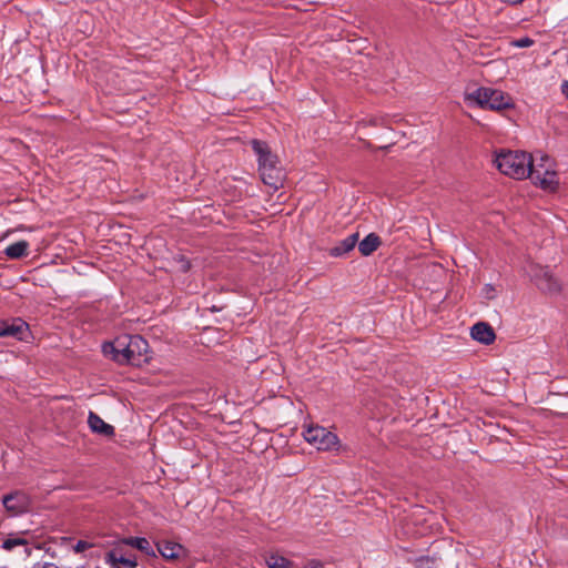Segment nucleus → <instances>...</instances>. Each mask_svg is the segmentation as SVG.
Here are the masks:
<instances>
[{
  "instance_id": "obj_16",
  "label": "nucleus",
  "mask_w": 568,
  "mask_h": 568,
  "mask_svg": "<svg viewBox=\"0 0 568 568\" xmlns=\"http://www.w3.org/2000/svg\"><path fill=\"white\" fill-rule=\"evenodd\" d=\"M265 564L268 568H292V562L277 552L266 555Z\"/></svg>"
},
{
  "instance_id": "obj_10",
  "label": "nucleus",
  "mask_w": 568,
  "mask_h": 568,
  "mask_svg": "<svg viewBox=\"0 0 568 568\" xmlns=\"http://www.w3.org/2000/svg\"><path fill=\"white\" fill-rule=\"evenodd\" d=\"M28 333V324L20 318L12 321L0 320V337H14L17 339H23Z\"/></svg>"
},
{
  "instance_id": "obj_22",
  "label": "nucleus",
  "mask_w": 568,
  "mask_h": 568,
  "mask_svg": "<svg viewBox=\"0 0 568 568\" xmlns=\"http://www.w3.org/2000/svg\"><path fill=\"white\" fill-rule=\"evenodd\" d=\"M416 568H437L435 562L429 559H419Z\"/></svg>"
},
{
  "instance_id": "obj_18",
  "label": "nucleus",
  "mask_w": 568,
  "mask_h": 568,
  "mask_svg": "<svg viewBox=\"0 0 568 568\" xmlns=\"http://www.w3.org/2000/svg\"><path fill=\"white\" fill-rule=\"evenodd\" d=\"M105 561L110 564L111 566H115L118 564L123 565L128 568H135L138 566V562L135 559L125 558L123 556H119L115 551H110L106 554Z\"/></svg>"
},
{
  "instance_id": "obj_9",
  "label": "nucleus",
  "mask_w": 568,
  "mask_h": 568,
  "mask_svg": "<svg viewBox=\"0 0 568 568\" xmlns=\"http://www.w3.org/2000/svg\"><path fill=\"white\" fill-rule=\"evenodd\" d=\"M2 503L4 508L12 515L22 514L27 511L30 506L29 497L21 491H14L3 496Z\"/></svg>"
},
{
  "instance_id": "obj_20",
  "label": "nucleus",
  "mask_w": 568,
  "mask_h": 568,
  "mask_svg": "<svg viewBox=\"0 0 568 568\" xmlns=\"http://www.w3.org/2000/svg\"><path fill=\"white\" fill-rule=\"evenodd\" d=\"M24 544H26V541L21 538H9L3 541L2 547L6 550H12L17 546L24 545Z\"/></svg>"
},
{
  "instance_id": "obj_13",
  "label": "nucleus",
  "mask_w": 568,
  "mask_h": 568,
  "mask_svg": "<svg viewBox=\"0 0 568 568\" xmlns=\"http://www.w3.org/2000/svg\"><path fill=\"white\" fill-rule=\"evenodd\" d=\"M88 424L93 433L104 436H111L114 434L113 426L106 424L99 415L93 412L89 413Z\"/></svg>"
},
{
  "instance_id": "obj_19",
  "label": "nucleus",
  "mask_w": 568,
  "mask_h": 568,
  "mask_svg": "<svg viewBox=\"0 0 568 568\" xmlns=\"http://www.w3.org/2000/svg\"><path fill=\"white\" fill-rule=\"evenodd\" d=\"M535 41L529 37H524L517 40H513L510 44L516 48H528L531 47Z\"/></svg>"
},
{
  "instance_id": "obj_26",
  "label": "nucleus",
  "mask_w": 568,
  "mask_h": 568,
  "mask_svg": "<svg viewBox=\"0 0 568 568\" xmlns=\"http://www.w3.org/2000/svg\"><path fill=\"white\" fill-rule=\"evenodd\" d=\"M501 1L507 4L516 6V4L523 3L525 0H501Z\"/></svg>"
},
{
  "instance_id": "obj_4",
  "label": "nucleus",
  "mask_w": 568,
  "mask_h": 568,
  "mask_svg": "<svg viewBox=\"0 0 568 568\" xmlns=\"http://www.w3.org/2000/svg\"><path fill=\"white\" fill-rule=\"evenodd\" d=\"M528 178L545 191L554 192L558 186L557 172L552 160L545 154L531 155Z\"/></svg>"
},
{
  "instance_id": "obj_2",
  "label": "nucleus",
  "mask_w": 568,
  "mask_h": 568,
  "mask_svg": "<svg viewBox=\"0 0 568 568\" xmlns=\"http://www.w3.org/2000/svg\"><path fill=\"white\" fill-rule=\"evenodd\" d=\"M495 164L503 174L523 180L528 178L531 155L523 151H501L496 155Z\"/></svg>"
},
{
  "instance_id": "obj_21",
  "label": "nucleus",
  "mask_w": 568,
  "mask_h": 568,
  "mask_svg": "<svg viewBox=\"0 0 568 568\" xmlns=\"http://www.w3.org/2000/svg\"><path fill=\"white\" fill-rule=\"evenodd\" d=\"M92 547V544L85 541V540H79L74 546H73V550L74 552L77 554H80L89 548Z\"/></svg>"
},
{
  "instance_id": "obj_8",
  "label": "nucleus",
  "mask_w": 568,
  "mask_h": 568,
  "mask_svg": "<svg viewBox=\"0 0 568 568\" xmlns=\"http://www.w3.org/2000/svg\"><path fill=\"white\" fill-rule=\"evenodd\" d=\"M155 551L159 552L165 560L172 562H181L189 557V551L184 546L170 540L158 541Z\"/></svg>"
},
{
  "instance_id": "obj_11",
  "label": "nucleus",
  "mask_w": 568,
  "mask_h": 568,
  "mask_svg": "<svg viewBox=\"0 0 568 568\" xmlns=\"http://www.w3.org/2000/svg\"><path fill=\"white\" fill-rule=\"evenodd\" d=\"M470 335L475 341L485 345L491 344L496 338L491 326L484 322L475 324L470 329Z\"/></svg>"
},
{
  "instance_id": "obj_24",
  "label": "nucleus",
  "mask_w": 568,
  "mask_h": 568,
  "mask_svg": "<svg viewBox=\"0 0 568 568\" xmlns=\"http://www.w3.org/2000/svg\"><path fill=\"white\" fill-rule=\"evenodd\" d=\"M33 568H58V566L53 562H42V564H37L34 565Z\"/></svg>"
},
{
  "instance_id": "obj_6",
  "label": "nucleus",
  "mask_w": 568,
  "mask_h": 568,
  "mask_svg": "<svg viewBox=\"0 0 568 568\" xmlns=\"http://www.w3.org/2000/svg\"><path fill=\"white\" fill-rule=\"evenodd\" d=\"M303 437L310 445L318 450L331 452L339 448L337 435L318 425L307 426L303 430Z\"/></svg>"
},
{
  "instance_id": "obj_12",
  "label": "nucleus",
  "mask_w": 568,
  "mask_h": 568,
  "mask_svg": "<svg viewBox=\"0 0 568 568\" xmlns=\"http://www.w3.org/2000/svg\"><path fill=\"white\" fill-rule=\"evenodd\" d=\"M121 544L136 548L141 552L145 554L149 557L155 558L156 551L150 544V541L144 537H126L121 539Z\"/></svg>"
},
{
  "instance_id": "obj_5",
  "label": "nucleus",
  "mask_w": 568,
  "mask_h": 568,
  "mask_svg": "<svg viewBox=\"0 0 568 568\" xmlns=\"http://www.w3.org/2000/svg\"><path fill=\"white\" fill-rule=\"evenodd\" d=\"M466 100L480 106L481 109H488L493 111H500L504 109L511 108V98L500 90L493 88H478L471 93L466 95Z\"/></svg>"
},
{
  "instance_id": "obj_15",
  "label": "nucleus",
  "mask_w": 568,
  "mask_h": 568,
  "mask_svg": "<svg viewBox=\"0 0 568 568\" xmlns=\"http://www.w3.org/2000/svg\"><path fill=\"white\" fill-rule=\"evenodd\" d=\"M381 245V240L375 233L368 234L358 243V251L362 255L368 256Z\"/></svg>"
},
{
  "instance_id": "obj_3",
  "label": "nucleus",
  "mask_w": 568,
  "mask_h": 568,
  "mask_svg": "<svg viewBox=\"0 0 568 568\" xmlns=\"http://www.w3.org/2000/svg\"><path fill=\"white\" fill-rule=\"evenodd\" d=\"M251 144L257 155L262 181L270 186L277 187L282 180V172L277 168V156L272 153L268 145L263 141L252 140Z\"/></svg>"
},
{
  "instance_id": "obj_14",
  "label": "nucleus",
  "mask_w": 568,
  "mask_h": 568,
  "mask_svg": "<svg viewBox=\"0 0 568 568\" xmlns=\"http://www.w3.org/2000/svg\"><path fill=\"white\" fill-rule=\"evenodd\" d=\"M358 242V233H353L342 240L337 245L331 248L329 254L332 256H342L348 252H351L356 243Z\"/></svg>"
},
{
  "instance_id": "obj_17",
  "label": "nucleus",
  "mask_w": 568,
  "mask_h": 568,
  "mask_svg": "<svg viewBox=\"0 0 568 568\" xmlns=\"http://www.w3.org/2000/svg\"><path fill=\"white\" fill-rule=\"evenodd\" d=\"M29 243L27 241H19L6 248V255L10 258H20L27 255Z\"/></svg>"
},
{
  "instance_id": "obj_23",
  "label": "nucleus",
  "mask_w": 568,
  "mask_h": 568,
  "mask_svg": "<svg viewBox=\"0 0 568 568\" xmlns=\"http://www.w3.org/2000/svg\"><path fill=\"white\" fill-rule=\"evenodd\" d=\"M304 568H323V565L318 560H310L305 564Z\"/></svg>"
},
{
  "instance_id": "obj_1",
  "label": "nucleus",
  "mask_w": 568,
  "mask_h": 568,
  "mask_svg": "<svg viewBox=\"0 0 568 568\" xmlns=\"http://www.w3.org/2000/svg\"><path fill=\"white\" fill-rule=\"evenodd\" d=\"M102 352L120 364L142 366L151 359L148 342L140 335H122L114 342L104 343Z\"/></svg>"
},
{
  "instance_id": "obj_25",
  "label": "nucleus",
  "mask_w": 568,
  "mask_h": 568,
  "mask_svg": "<svg viewBox=\"0 0 568 568\" xmlns=\"http://www.w3.org/2000/svg\"><path fill=\"white\" fill-rule=\"evenodd\" d=\"M561 93L568 98V81H564L561 84Z\"/></svg>"
},
{
  "instance_id": "obj_27",
  "label": "nucleus",
  "mask_w": 568,
  "mask_h": 568,
  "mask_svg": "<svg viewBox=\"0 0 568 568\" xmlns=\"http://www.w3.org/2000/svg\"><path fill=\"white\" fill-rule=\"evenodd\" d=\"M486 291H487V294H489L490 292H493V291H494V288H493L491 286L487 285V286H486Z\"/></svg>"
},
{
  "instance_id": "obj_7",
  "label": "nucleus",
  "mask_w": 568,
  "mask_h": 568,
  "mask_svg": "<svg viewBox=\"0 0 568 568\" xmlns=\"http://www.w3.org/2000/svg\"><path fill=\"white\" fill-rule=\"evenodd\" d=\"M526 272L542 293L548 295H557L560 293V281L555 277L547 267L530 264Z\"/></svg>"
}]
</instances>
